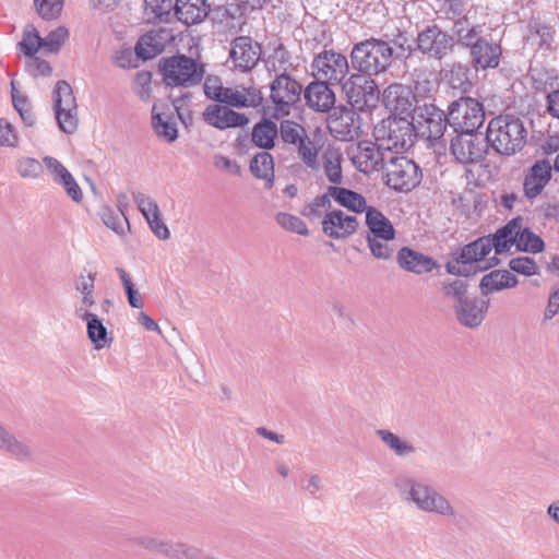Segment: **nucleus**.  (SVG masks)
Listing matches in <instances>:
<instances>
[{
	"instance_id": "nucleus-1",
	"label": "nucleus",
	"mask_w": 559,
	"mask_h": 559,
	"mask_svg": "<svg viewBox=\"0 0 559 559\" xmlns=\"http://www.w3.org/2000/svg\"><path fill=\"white\" fill-rule=\"evenodd\" d=\"M407 43L406 33L396 28V35L392 39L370 37L353 45L350 50V64L358 74L377 76L385 73L392 66L394 58L400 55L394 52V47L405 51Z\"/></svg>"
},
{
	"instance_id": "nucleus-2",
	"label": "nucleus",
	"mask_w": 559,
	"mask_h": 559,
	"mask_svg": "<svg viewBox=\"0 0 559 559\" xmlns=\"http://www.w3.org/2000/svg\"><path fill=\"white\" fill-rule=\"evenodd\" d=\"M394 487L404 501L413 503L421 512L450 519L457 515L448 498L427 483L411 476H399L394 479Z\"/></svg>"
},
{
	"instance_id": "nucleus-3",
	"label": "nucleus",
	"mask_w": 559,
	"mask_h": 559,
	"mask_svg": "<svg viewBox=\"0 0 559 559\" xmlns=\"http://www.w3.org/2000/svg\"><path fill=\"white\" fill-rule=\"evenodd\" d=\"M407 55L404 57L405 64L411 61L415 53H420L427 60L442 62L455 53L454 41L449 31L442 28L436 21H431L417 29L414 38V46L405 47Z\"/></svg>"
},
{
	"instance_id": "nucleus-4",
	"label": "nucleus",
	"mask_w": 559,
	"mask_h": 559,
	"mask_svg": "<svg viewBox=\"0 0 559 559\" xmlns=\"http://www.w3.org/2000/svg\"><path fill=\"white\" fill-rule=\"evenodd\" d=\"M527 131L523 121L513 115H499L489 120L486 139L500 155L511 156L526 144Z\"/></svg>"
},
{
	"instance_id": "nucleus-5",
	"label": "nucleus",
	"mask_w": 559,
	"mask_h": 559,
	"mask_svg": "<svg viewBox=\"0 0 559 559\" xmlns=\"http://www.w3.org/2000/svg\"><path fill=\"white\" fill-rule=\"evenodd\" d=\"M158 70L166 86L186 88L200 84L205 73L203 63L183 53L160 59Z\"/></svg>"
},
{
	"instance_id": "nucleus-6",
	"label": "nucleus",
	"mask_w": 559,
	"mask_h": 559,
	"mask_svg": "<svg viewBox=\"0 0 559 559\" xmlns=\"http://www.w3.org/2000/svg\"><path fill=\"white\" fill-rule=\"evenodd\" d=\"M373 135L390 151L396 152L411 148L417 136L416 124L406 117L390 116L374 127Z\"/></svg>"
},
{
	"instance_id": "nucleus-7",
	"label": "nucleus",
	"mask_w": 559,
	"mask_h": 559,
	"mask_svg": "<svg viewBox=\"0 0 559 559\" xmlns=\"http://www.w3.org/2000/svg\"><path fill=\"white\" fill-rule=\"evenodd\" d=\"M385 185L397 192H411L423 179L420 167L411 158L393 152L382 173Z\"/></svg>"
},
{
	"instance_id": "nucleus-8",
	"label": "nucleus",
	"mask_w": 559,
	"mask_h": 559,
	"mask_svg": "<svg viewBox=\"0 0 559 559\" xmlns=\"http://www.w3.org/2000/svg\"><path fill=\"white\" fill-rule=\"evenodd\" d=\"M346 153L356 169L365 175L380 170L383 173L385 164L393 156L390 147L377 140L374 142L359 141L357 144L350 145Z\"/></svg>"
},
{
	"instance_id": "nucleus-9",
	"label": "nucleus",
	"mask_w": 559,
	"mask_h": 559,
	"mask_svg": "<svg viewBox=\"0 0 559 559\" xmlns=\"http://www.w3.org/2000/svg\"><path fill=\"white\" fill-rule=\"evenodd\" d=\"M450 139V151L455 159L463 165H472L481 162L490 145L486 134L476 131L454 132Z\"/></svg>"
},
{
	"instance_id": "nucleus-10",
	"label": "nucleus",
	"mask_w": 559,
	"mask_h": 559,
	"mask_svg": "<svg viewBox=\"0 0 559 559\" xmlns=\"http://www.w3.org/2000/svg\"><path fill=\"white\" fill-rule=\"evenodd\" d=\"M450 128L453 132L476 131L485 122L483 103L469 96H461L449 105Z\"/></svg>"
},
{
	"instance_id": "nucleus-11",
	"label": "nucleus",
	"mask_w": 559,
	"mask_h": 559,
	"mask_svg": "<svg viewBox=\"0 0 559 559\" xmlns=\"http://www.w3.org/2000/svg\"><path fill=\"white\" fill-rule=\"evenodd\" d=\"M352 109L367 111L376 108L380 90L376 81L366 75L353 73L342 85Z\"/></svg>"
},
{
	"instance_id": "nucleus-12",
	"label": "nucleus",
	"mask_w": 559,
	"mask_h": 559,
	"mask_svg": "<svg viewBox=\"0 0 559 559\" xmlns=\"http://www.w3.org/2000/svg\"><path fill=\"white\" fill-rule=\"evenodd\" d=\"M53 111L58 127L64 133H73L79 126L78 104L71 85L60 80L52 91Z\"/></svg>"
},
{
	"instance_id": "nucleus-13",
	"label": "nucleus",
	"mask_w": 559,
	"mask_h": 559,
	"mask_svg": "<svg viewBox=\"0 0 559 559\" xmlns=\"http://www.w3.org/2000/svg\"><path fill=\"white\" fill-rule=\"evenodd\" d=\"M311 69L316 79L343 85L349 73V63L346 56L342 52L324 48L314 56L311 62Z\"/></svg>"
},
{
	"instance_id": "nucleus-14",
	"label": "nucleus",
	"mask_w": 559,
	"mask_h": 559,
	"mask_svg": "<svg viewBox=\"0 0 559 559\" xmlns=\"http://www.w3.org/2000/svg\"><path fill=\"white\" fill-rule=\"evenodd\" d=\"M287 69L276 75L270 85L271 99L274 104L273 118H281L289 115V109L294 106L301 96V84L287 74Z\"/></svg>"
},
{
	"instance_id": "nucleus-15",
	"label": "nucleus",
	"mask_w": 559,
	"mask_h": 559,
	"mask_svg": "<svg viewBox=\"0 0 559 559\" xmlns=\"http://www.w3.org/2000/svg\"><path fill=\"white\" fill-rule=\"evenodd\" d=\"M412 120L423 135L435 141L443 139L450 127L449 111L445 114L433 104L418 106Z\"/></svg>"
},
{
	"instance_id": "nucleus-16",
	"label": "nucleus",
	"mask_w": 559,
	"mask_h": 559,
	"mask_svg": "<svg viewBox=\"0 0 559 559\" xmlns=\"http://www.w3.org/2000/svg\"><path fill=\"white\" fill-rule=\"evenodd\" d=\"M384 107L397 117H408L415 114L416 96L412 88L402 83H392L386 86L382 94Z\"/></svg>"
},
{
	"instance_id": "nucleus-17",
	"label": "nucleus",
	"mask_w": 559,
	"mask_h": 559,
	"mask_svg": "<svg viewBox=\"0 0 559 559\" xmlns=\"http://www.w3.org/2000/svg\"><path fill=\"white\" fill-rule=\"evenodd\" d=\"M334 115L329 122L331 134L341 141H352L361 133L360 117L352 108L341 106L334 108Z\"/></svg>"
},
{
	"instance_id": "nucleus-18",
	"label": "nucleus",
	"mask_w": 559,
	"mask_h": 559,
	"mask_svg": "<svg viewBox=\"0 0 559 559\" xmlns=\"http://www.w3.org/2000/svg\"><path fill=\"white\" fill-rule=\"evenodd\" d=\"M262 47L250 36H238L231 41L229 58L236 69L251 71L260 60Z\"/></svg>"
},
{
	"instance_id": "nucleus-19",
	"label": "nucleus",
	"mask_w": 559,
	"mask_h": 559,
	"mask_svg": "<svg viewBox=\"0 0 559 559\" xmlns=\"http://www.w3.org/2000/svg\"><path fill=\"white\" fill-rule=\"evenodd\" d=\"M471 67L476 71L497 69L502 56V47L499 43L483 37L475 41L468 50Z\"/></svg>"
},
{
	"instance_id": "nucleus-20",
	"label": "nucleus",
	"mask_w": 559,
	"mask_h": 559,
	"mask_svg": "<svg viewBox=\"0 0 559 559\" xmlns=\"http://www.w3.org/2000/svg\"><path fill=\"white\" fill-rule=\"evenodd\" d=\"M321 224L323 234L331 239H347L359 226L356 216L347 215L342 210L326 212Z\"/></svg>"
},
{
	"instance_id": "nucleus-21",
	"label": "nucleus",
	"mask_w": 559,
	"mask_h": 559,
	"mask_svg": "<svg viewBox=\"0 0 559 559\" xmlns=\"http://www.w3.org/2000/svg\"><path fill=\"white\" fill-rule=\"evenodd\" d=\"M331 85L332 83L319 79L310 82L304 90V97L308 108L317 112H329L335 108L336 96Z\"/></svg>"
},
{
	"instance_id": "nucleus-22",
	"label": "nucleus",
	"mask_w": 559,
	"mask_h": 559,
	"mask_svg": "<svg viewBox=\"0 0 559 559\" xmlns=\"http://www.w3.org/2000/svg\"><path fill=\"white\" fill-rule=\"evenodd\" d=\"M489 300L479 297H468L461 304H453V310L459 323L468 329L480 326L486 318Z\"/></svg>"
},
{
	"instance_id": "nucleus-23",
	"label": "nucleus",
	"mask_w": 559,
	"mask_h": 559,
	"mask_svg": "<svg viewBox=\"0 0 559 559\" xmlns=\"http://www.w3.org/2000/svg\"><path fill=\"white\" fill-rule=\"evenodd\" d=\"M203 120L211 127L225 130L229 128H241L249 123L245 114L237 112L228 106L212 104L203 111Z\"/></svg>"
},
{
	"instance_id": "nucleus-24",
	"label": "nucleus",
	"mask_w": 559,
	"mask_h": 559,
	"mask_svg": "<svg viewBox=\"0 0 559 559\" xmlns=\"http://www.w3.org/2000/svg\"><path fill=\"white\" fill-rule=\"evenodd\" d=\"M551 179V165L547 159L536 160L524 176L523 191L528 200L537 198Z\"/></svg>"
},
{
	"instance_id": "nucleus-25",
	"label": "nucleus",
	"mask_w": 559,
	"mask_h": 559,
	"mask_svg": "<svg viewBox=\"0 0 559 559\" xmlns=\"http://www.w3.org/2000/svg\"><path fill=\"white\" fill-rule=\"evenodd\" d=\"M396 262L401 269L417 275L430 273L438 267L437 261L431 257L415 251L409 247H402L397 251Z\"/></svg>"
},
{
	"instance_id": "nucleus-26",
	"label": "nucleus",
	"mask_w": 559,
	"mask_h": 559,
	"mask_svg": "<svg viewBox=\"0 0 559 559\" xmlns=\"http://www.w3.org/2000/svg\"><path fill=\"white\" fill-rule=\"evenodd\" d=\"M209 14L207 0H176L175 17L185 25H197Z\"/></svg>"
},
{
	"instance_id": "nucleus-27",
	"label": "nucleus",
	"mask_w": 559,
	"mask_h": 559,
	"mask_svg": "<svg viewBox=\"0 0 559 559\" xmlns=\"http://www.w3.org/2000/svg\"><path fill=\"white\" fill-rule=\"evenodd\" d=\"M483 25L473 24L469 17H463L456 21L452 25V41H454V49L457 47L469 50L474 46L475 41L483 38Z\"/></svg>"
},
{
	"instance_id": "nucleus-28",
	"label": "nucleus",
	"mask_w": 559,
	"mask_h": 559,
	"mask_svg": "<svg viewBox=\"0 0 559 559\" xmlns=\"http://www.w3.org/2000/svg\"><path fill=\"white\" fill-rule=\"evenodd\" d=\"M366 225L368 238H380L382 240H394L395 229L391 221L378 209L369 206L366 211Z\"/></svg>"
},
{
	"instance_id": "nucleus-29",
	"label": "nucleus",
	"mask_w": 559,
	"mask_h": 559,
	"mask_svg": "<svg viewBox=\"0 0 559 559\" xmlns=\"http://www.w3.org/2000/svg\"><path fill=\"white\" fill-rule=\"evenodd\" d=\"M519 222H523L521 216L512 218L504 226L498 228L496 233L486 236L489 240L490 251L493 249L497 254H502L515 245Z\"/></svg>"
},
{
	"instance_id": "nucleus-30",
	"label": "nucleus",
	"mask_w": 559,
	"mask_h": 559,
	"mask_svg": "<svg viewBox=\"0 0 559 559\" xmlns=\"http://www.w3.org/2000/svg\"><path fill=\"white\" fill-rule=\"evenodd\" d=\"M222 100L221 104L233 108H257L262 105L263 96L255 87H242L241 91L228 87Z\"/></svg>"
},
{
	"instance_id": "nucleus-31",
	"label": "nucleus",
	"mask_w": 559,
	"mask_h": 559,
	"mask_svg": "<svg viewBox=\"0 0 559 559\" xmlns=\"http://www.w3.org/2000/svg\"><path fill=\"white\" fill-rule=\"evenodd\" d=\"M0 452L8 454L19 462L33 460V450L24 441L17 439L11 431L0 424Z\"/></svg>"
},
{
	"instance_id": "nucleus-32",
	"label": "nucleus",
	"mask_w": 559,
	"mask_h": 559,
	"mask_svg": "<svg viewBox=\"0 0 559 559\" xmlns=\"http://www.w3.org/2000/svg\"><path fill=\"white\" fill-rule=\"evenodd\" d=\"M441 74L451 88L463 94L468 93L473 87L471 67L466 63L454 61L448 69L442 70Z\"/></svg>"
},
{
	"instance_id": "nucleus-33",
	"label": "nucleus",
	"mask_w": 559,
	"mask_h": 559,
	"mask_svg": "<svg viewBox=\"0 0 559 559\" xmlns=\"http://www.w3.org/2000/svg\"><path fill=\"white\" fill-rule=\"evenodd\" d=\"M278 136V127L271 118L263 117L257 122L251 131V142L254 146L263 151H270L275 147Z\"/></svg>"
},
{
	"instance_id": "nucleus-34",
	"label": "nucleus",
	"mask_w": 559,
	"mask_h": 559,
	"mask_svg": "<svg viewBox=\"0 0 559 559\" xmlns=\"http://www.w3.org/2000/svg\"><path fill=\"white\" fill-rule=\"evenodd\" d=\"M527 38H537L539 49L554 50L556 28L540 16H532L527 23Z\"/></svg>"
},
{
	"instance_id": "nucleus-35",
	"label": "nucleus",
	"mask_w": 559,
	"mask_h": 559,
	"mask_svg": "<svg viewBox=\"0 0 559 559\" xmlns=\"http://www.w3.org/2000/svg\"><path fill=\"white\" fill-rule=\"evenodd\" d=\"M79 317L86 322L87 336L94 344L95 349H103L112 342V337L109 336L107 328L97 314L86 310L82 314H79Z\"/></svg>"
},
{
	"instance_id": "nucleus-36",
	"label": "nucleus",
	"mask_w": 559,
	"mask_h": 559,
	"mask_svg": "<svg viewBox=\"0 0 559 559\" xmlns=\"http://www.w3.org/2000/svg\"><path fill=\"white\" fill-rule=\"evenodd\" d=\"M518 285V278L507 270H495L483 276L479 288L483 296Z\"/></svg>"
},
{
	"instance_id": "nucleus-37",
	"label": "nucleus",
	"mask_w": 559,
	"mask_h": 559,
	"mask_svg": "<svg viewBox=\"0 0 559 559\" xmlns=\"http://www.w3.org/2000/svg\"><path fill=\"white\" fill-rule=\"evenodd\" d=\"M329 194L341 206L355 213L366 212L369 207L362 194L347 188L330 186Z\"/></svg>"
},
{
	"instance_id": "nucleus-38",
	"label": "nucleus",
	"mask_w": 559,
	"mask_h": 559,
	"mask_svg": "<svg viewBox=\"0 0 559 559\" xmlns=\"http://www.w3.org/2000/svg\"><path fill=\"white\" fill-rule=\"evenodd\" d=\"M457 251L462 264H466L472 270L479 269L480 266L476 267L474 264L483 261L490 253L488 237H479Z\"/></svg>"
},
{
	"instance_id": "nucleus-39",
	"label": "nucleus",
	"mask_w": 559,
	"mask_h": 559,
	"mask_svg": "<svg viewBox=\"0 0 559 559\" xmlns=\"http://www.w3.org/2000/svg\"><path fill=\"white\" fill-rule=\"evenodd\" d=\"M250 171L252 176L266 182L270 189L274 185V159L267 151L257 153L250 160Z\"/></svg>"
},
{
	"instance_id": "nucleus-40",
	"label": "nucleus",
	"mask_w": 559,
	"mask_h": 559,
	"mask_svg": "<svg viewBox=\"0 0 559 559\" xmlns=\"http://www.w3.org/2000/svg\"><path fill=\"white\" fill-rule=\"evenodd\" d=\"M437 13L452 25L463 17H468L467 0H436Z\"/></svg>"
},
{
	"instance_id": "nucleus-41",
	"label": "nucleus",
	"mask_w": 559,
	"mask_h": 559,
	"mask_svg": "<svg viewBox=\"0 0 559 559\" xmlns=\"http://www.w3.org/2000/svg\"><path fill=\"white\" fill-rule=\"evenodd\" d=\"M158 555H163L170 559H201L200 549L182 543H173L163 539Z\"/></svg>"
},
{
	"instance_id": "nucleus-42",
	"label": "nucleus",
	"mask_w": 559,
	"mask_h": 559,
	"mask_svg": "<svg viewBox=\"0 0 559 559\" xmlns=\"http://www.w3.org/2000/svg\"><path fill=\"white\" fill-rule=\"evenodd\" d=\"M152 127L156 135L171 143L178 138V130L173 117L152 111Z\"/></svg>"
},
{
	"instance_id": "nucleus-43",
	"label": "nucleus",
	"mask_w": 559,
	"mask_h": 559,
	"mask_svg": "<svg viewBox=\"0 0 559 559\" xmlns=\"http://www.w3.org/2000/svg\"><path fill=\"white\" fill-rule=\"evenodd\" d=\"M515 247L519 251L538 253L544 250L545 243L538 235L534 234L528 227L523 228L522 222H519Z\"/></svg>"
},
{
	"instance_id": "nucleus-44",
	"label": "nucleus",
	"mask_w": 559,
	"mask_h": 559,
	"mask_svg": "<svg viewBox=\"0 0 559 559\" xmlns=\"http://www.w3.org/2000/svg\"><path fill=\"white\" fill-rule=\"evenodd\" d=\"M342 155L336 150H328L323 154V169L328 180L333 185L343 181Z\"/></svg>"
},
{
	"instance_id": "nucleus-45",
	"label": "nucleus",
	"mask_w": 559,
	"mask_h": 559,
	"mask_svg": "<svg viewBox=\"0 0 559 559\" xmlns=\"http://www.w3.org/2000/svg\"><path fill=\"white\" fill-rule=\"evenodd\" d=\"M376 433L381 439V441L397 456H408L416 451L413 444L402 440L397 435L389 430L379 429L376 431Z\"/></svg>"
},
{
	"instance_id": "nucleus-46",
	"label": "nucleus",
	"mask_w": 559,
	"mask_h": 559,
	"mask_svg": "<svg viewBox=\"0 0 559 559\" xmlns=\"http://www.w3.org/2000/svg\"><path fill=\"white\" fill-rule=\"evenodd\" d=\"M239 13L237 4H211L209 3V17L215 24H225L226 26H234L233 21Z\"/></svg>"
},
{
	"instance_id": "nucleus-47",
	"label": "nucleus",
	"mask_w": 559,
	"mask_h": 559,
	"mask_svg": "<svg viewBox=\"0 0 559 559\" xmlns=\"http://www.w3.org/2000/svg\"><path fill=\"white\" fill-rule=\"evenodd\" d=\"M163 51V45L156 39L152 33L144 34L140 37L135 46V55L143 61L153 59Z\"/></svg>"
},
{
	"instance_id": "nucleus-48",
	"label": "nucleus",
	"mask_w": 559,
	"mask_h": 559,
	"mask_svg": "<svg viewBox=\"0 0 559 559\" xmlns=\"http://www.w3.org/2000/svg\"><path fill=\"white\" fill-rule=\"evenodd\" d=\"M468 282L463 278L445 280L442 282L441 290L447 299L453 300V304H461L468 298Z\"/></svg>"
},
{
	"instance_id": "nucleus-49",
	"label": "nucleus",
	"mask_w": 559,
	"mask_h": 559,
	"mask_svg": "<svg viewBox=\"0 0 559 559\" xmlns=\"http://www.w3.org/2000/svg\"><path fill=\"white\" fill-rule=\"evenodd\" d=\"M330 207L331 197L328 190L325 193L316 197L310 203L306 204L300 213L308 219L314 221L324 217L325 213L330 212Z\"/></svg>"
},
{
	"instance_id": "nucleus-50",
	"label": "nucleus",
	"mask_w": 559,
	"mask_h": 559,
	"mask_svg": "<svg viewBox=\"0 0 559 559\" xmlns=\"http://www.w3.org/2000/svg\"><path fill=\"white\" fill-rule=\"evenodd\" d=\"M19 47L26 57H34L39 48H43V37H40L34 25L28 24L25 26Z\"/></svg>"
},
{
	"instance_id": "nucleus-51",
	"label": "nucleus",
	"mask_w": 559,
	"mask_h": 559,
	"mask_svg": "<svg viewBox=\"0 0 559 559\" xmlns=\"http://www.w3.org/2000/svg\"><path fill=\"white\" fill-rule=\"evenodd\" d=\"M103 223L118 235H123V225L129 226V221L123 212L114 211L110 207H104L100 213Z\"/></svg>"
},
{
	"instance_id": "nucleus-52",
	"label": "nucleus",
	"mask_w": 559,
	"mask_h": 559,
	"mask_svg": "<svg viewBox=\"0 0 559 559\" xmlns=\"http://www.w3.org/2000/svg\"><path fill=\"white\" fill-rule=\"evenodd\" d=\"M16 171L24 179H37L44 171L39 160L32 157H21L16 160Z\"/></svg>"
},
{
	"instance_id": "nucleus-53",
	"label": "nucleus",
	"mask_w": 559,
	"mask_h": 559,
	"mask_svg": "<svg viewBox=\"0 0 559 559\" xmlns=\"http://www.w3.org/2000/svg\"><path fill=\"white\" fill-rule=\"evenodd\" d=\"M147 7H151L152 12L159 22L169 23L175 16V2L174 0H144Z\"/></svg>"
},
{
	"instance_id": "nucleus-54",
	"label": "nucleus",
	"mask_w": 559,
	"mask_h": 559,
	"mask_svg": "<svg viewBox=\"0 0 559 559\" xmlns=\"http://www.w3.org/2000/svg\"><path fill=\"white\" fill-rule=\"evenodd\" d=\"M277 224L286 230L296 233L301 236H308L309 229L306 223L298 216L288 213H278L276 215Z\"/></svg>"
},
{
	"instance_id": "nucleus-55",
	"label": "nucleus",
	"mask_w": 559,
	"mask_h": 559,
	"mask_svg": "<svg viewBox=\"0 0 559 559\" xmlns=\"http://www.w3.org/2000/svg\"><path fill=\"white\" fill-rule=\"evenodd\" d=\"M63 2L64 0H34L38 15L47 21L55 20L61 14Z\"/></svg>"
},
{
	"instance_id": "nucleus-56",
	"label": "nucleus",
	"mask_w": 559,
	"mask_h": 559,
	"mask_svg": "<svg viewBox=\"0 0 559 559\" xmlns=\"http://www.w3.org/2000/svg\"><path fill=\"white\" fill-rule=\"evenodd\" d=\"M305 131L306 129L301 124L293 120H282L278 127V135L288 145L296 142Z\"/></svg>"
},
{
	"instance_id": "nucleus-57",
	"label": "nucleus",
	"mask_w": 559,
	"mask_h": 559,
	"mask_svg": "<svg viewBox=\"0 0 559 559\" xmlns=\"http://www.w3.org/2000/svg\"><path fill=\"white\" fill-rule=\"evenodd\" d=\"M68 36V29L59 26L43 38V48L49 52H58Z\"/></svg>"
},
{
	"instance_id": "nucleus-58",
	"label": "nucleus",
	"mask_w": 559,
	"mask_h": 559,
	"mask_svg": "<svg viewBox=\"0 0 559 559\" xmlns=\"http://www.w3.org/2000/svg\"><path fill=\"white\" fill-rule=\"evenodd\" d=\"M371 254L379 260H389L393 257L394 248L389 243L390 240L380 238L366 239Z\"/></svg>"
},
{
	"instance_id": "nucleus-59",
	"label": "nucleus",
	"mask_w": 559,
	"mask_h": 559,
	"mask_svg": "<svg viewBox=\"0 0 559 559\" xmlns=\"http://www.w3.org/2000/svg\"><path fill=\"white\" fill-rule=\"evenodd\" d=\"M226 88L227 87L223 86L221 79L213 75H209L203 84L205 96L218 104L223 102L222 98L224 97V93H226Z\"/></svg>"
},
{
	"instance_id": "nucleus-60",
	"label": "nucleus",
	"mask_w": 559,
	"mask_h": 559,
	"mask_svg": "<svg viewBox=\"0 0 559 559\" xmlns=\"http://www.w3.org/2000/svg\"><path fill=\"white\" fill-rule=\"evenodd\" d=\"M132 197L145 219L160 213L157 203L152 198L142 192H133Z\"/></svg>"
},
{
	"instance_id": "nucleus-61",
	"label": "nucleus",
	"mask_w": 559,
	"mask_h": 559,
	"mask_svg": "<svg viewBox=\"0 0 559 559\" xmlns=\"http://www.w3.org/2000/svg\"><path fill=\"white\" fill-rule=\"evenodd\" d=\"M297 157L311 171L318 173L320 170L319 147L314 142L304 151H299Z\"/></svg>"
},
{
	"instance_id": "nucleus-62",
	"label": "nucleus",
	"mask_w": 559,
	"mask_h": 559,
	"mask_svg": "<svg viewBox=\"0 0 559 559\" xmlns=\"http://www.w3.org/2000/svg\"><path fill=\"white\" fill-rule=\"evenodd\" d=\"M509 267L519 274L525 276H532L537 274V264L530 257H518L513 258L509 262Z\"/></svg>"
},
{
	"instance_id": "nucleus-63",
	"label": "nucleus",
	"mask_w": 559,
	"mask_h": 559,
	"mask_svg": "<svg viewBox=\"0 0 559 559\" xmlns=\"http://www.w3.org/2000/svg\"><path fill=\"white\" fill-rule=\"evenodd\" d=\"M411 75L417 90L420 86H423L424 90H430V86L432 84L433 71H431L427 66L423 64L413 68L411 71Z\"/></svg>"
},
{
	"instance_id": "nucleus-64",
	"label": "nucleus",
	"mask_w": 559,
	"mask_h": 559,
	"mask_svg": "<svg viewBox=\"0 0 559 559\" xmlns=\"http://www.w3.org/2000/svg\"><path fill=\"white\" fill-rule=\"evenodd\" d=\"M19 135L15 128L4 118L0 119V146L16 147Z\"/></svg>"
}]
</instances>
